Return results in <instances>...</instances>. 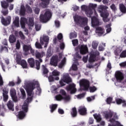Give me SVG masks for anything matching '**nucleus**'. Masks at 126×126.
I'll use <instances>...</instances> for the list:
<instances>
[{
	"label": "nucleus",
	"mask_w": 126,
	"mask_h": 126,
	"mask_svg": "<svg viewBox=\"0 0 126 126\" xmlns=\"http://www.w3.org/2000/svg\"><path fill=\"white\" fill-rule=\"evenodd\" d=\"M80 85L82 87H83V90L85 91H87L88 89L90 90L91 93H93L97 90V88L95 86L89 87L90 86V83L89 81L85 79L81 80L80 81Z\"/></svg>",
	"instance_id": "f257e3e1"
},
{
	"label": "nucleus",
	"mask_w": 126,
	"mask_h": 126,
	"mask_svg": "<svg viewBox=\"0 0 126 126\" xmlns=\"http://www.w3.org/2000/svg\"><path fill=\"white\" fill-rule=\"evenodd\" d=\"M36 87H40V85L38 82H32L26 85V90L28 96H32L33 95V94H34L33 91L36 88Z\"/></svg>",
	"instance_id": "f03ea898"
},
{
	"label": "nucleus",
	"mask_w": 126,
	"mask_h": 126,
	"mask_svg": "<svg viewBox=\"0 0 126 126\" xmlns=\"http://www.w3.org/2000/svg\"><path fill=\"white\" fill-rule=\"evenodd\" d=\"M45 12L44 14H41L40 15V21L43 23L48 22L52 17V12L49 9H46L44 10Z\"/></svg>",
	"instance_id": "7ed1b4c3"
},
{
	"label": "nucleus",
	"mask_w": 126,
	"mask_h": 126,
	"mask_svg": "<svg viewBox=\"0 0 126 126\" xmlns=\"http://www.w3.org/2000/svg\"><path fill=\"white\" fill-rule=\"evenodd\" d=\"M74 20L76 25H78L79 26H82L83 25H85V24L87 23V21H88L87 18H85L84 17L78 15L74 17Z\"/></svg>",
	"instance_id": "20e7f679"
},
{
	"label": "nucleus",
	"mask_w": 126,
	"mask_h": 126,
	"mask_svg": "<svg viewBox=\"0 0 126 126\" xmlns=\"http://www.w3.org/2000/svg\"><path fill=\"white\" fill-rule=\"evenodd\" d=\"M28 63L31 67H35L37 70L40 69L41 63L38 60H34V58H30L28 60Z\"/></svg>",
	"instance_id": "39448f33"
},
{
	"label": "nucleus",
	"mask_w": 126,
	"mask_h": 126,
	"mask_svg": "<svg viewBox=\"0 0 126 126\" xmlns=\"http://www.w3.org/2000/svg\"><path fill=\"white\" fill-rule=\"evenodd\" d=\"M82 10L85 11V13L88 17H92L93 14V11L92 9H90L88 7L85 5H83L81 6Z\"/></svg>",
	"instance_id": "423d86ee"
},
{
	"label": "nucleus",
	"mask_w": 126,
	"mask_h": 126,
	"mask_svg": "<svg viewBox=\"0 0 126 126\" xmlns=\"http://www.w3.org/2000/svg\"><path fill=\"white\" fill-rule=\"evenodd\" d=\"M59 62H60L59 56L58 55H54L51 58L50 64L53 66H57Z\"/></svg>",
	"instance_id": "0eeeda50"
},
{
	"label": "nucleus",
	"mask_w": 126,
	"mask_h": 126,
	"mask_svg": "<svg viewBox=\"0 0 126 126\" xmlns=\"http://www.w3.org/2000/svg\"><path fill=\"white\" fill-rule=\"evenodd\" d=\"M66 89L67 91H70V94H74L76 93V88H75V84H71L66 86Z\"/></svg>",
	"instance_id": "6e6552de"
},
{
	"label": "nucleus",
	"mask_w": 126,
	"mask_h": 126,
	"mask_svg": "<svg viewBox=\"0 0 126 126\" xmlns=\"http://www.w3.org/2000/svg\"><path fill=\"white\" fill-rule=\"evenodd\" d=\"M35 58L36 59H37V60H39V62L40 63H43V60H42V58L45 56V53L44 52H39L38 51H36L35 53Z\"/></svg>",
	"instance_id": "1a4fd4ad"
},
{
	"label": "nucleus",
	"mask_w": 126,
	"mask_h": 126,
	"mask_svg": "<svg viewBox=\"0 0 126 126\" xmlns=\"http://www.w3.org/2000/svg\"><path fill=\"white\" fill-rule=\"evenodd\" d=\"M11 21V17L9 16L6 18V20L4 18V17H2L1 19V22L3 25L5 26H7V25H9L10 24V22Z\"/></svg>",
	"instance_id": "9d476101"
},
{
	"label": "nucleus",
	"mask_w": 126,
	"mask_h": 126,
	"mask_svg": "<svg viewBox=\"0 0 126 126\" xmlns=\"http://www.w3.org/2000/svg\"><path fill=\"white\" fill-rule=\"evenodd\" d=\"M115 77L117 81H122L124 78V74L121 71H117L115 73Z\"/></svg>",
	"instance_id": "9b49d317"
},
{
	"label": "nucleus",
	"mask_w": 126,
	"mask_h": 126,
	"mask_svg": "<svg viewBox=\"0 0 126 126\" xmlns=\"http://www.w3.org/2000/svg\"><path fill=\"white\" fill-rule=\"evenodd\" d=\"M92 21V26L93 27H95V26H99L100 22H99V19L97 17L94 16L91 18Z\"/></svg>",
	"instance_id": "f8f14e48"
},
{
	"label": "nucleus",
	"mask_w": 126,
	"mask_h": 126,
	"mask_svg": "<svg viewBox=\"0 0 126 126\" xmlns=\"http://www.w3.org/2000/svg\"><path fill=\"white\" fill-rule=\"evenodd\" d=\"M113 115H114V112L112 111H104L103 112V116L106 120L111 119L113 117Z\"/></svg>",
	"instance_id": "ddd939ff"
},
{
	"label": "nucleus",
	"mask_w": 126,
	"mask_h": 126,
	"mask_svg": "<svg viewBox=\"0 0 126 126\" xmlns=\"http://www.w3.org/2000/svg\"><path fill=\"white\" fill-rule=\"evenodd\" d=\"M81 55H85L88 53V47L86 45H82L80 48Z\"/></svg>",
	"instance_id": "4468645a"
},
{
	"label": "nucleus",
	"mask_w": 126,
	"mask_h": 126,
	"mask_svg": "<svg viewBox=\"0 0 126 126\" xmlns=\"http://www.w3.org/2000/svg\"><path fill=\"white\" fill-rule=\"evenodd\" d=\"M14 0H6L1 1V5L3 8L6 9L8 7V2H12Z\"/></svg>",
	"instance_id": "2eb2a0df"
},
{
	"label": "nucleus",
	"mask_w": 126,
	"mask_h": 126,
	"mask_svg": "<svg viewBox=\"0 0 126 126\" xmlns=\"http://www.w3.org/2000/svg\"><path fill=\"white\" fill-rule=\"evenodd\" d=\"M42 75L44 77H48V73H49V70L47 68V66L44 65H42Z\"/></svg>",
	"instance_id": "dca6fc26"
},
{
	"label": "nucleus",
	"mask_w": 126,
	"mask_h": 126,
	"mask_svg": "<svg viewBox=\"0 0 126 126\" xmlns=\"http://www.w3.org/2000/svg\"><path fill=\"white\" fill-rule=\"evenodd\" d=\"M96 32L98 36H102L105 33V29L101 27H98L96 28Z\"/></svg>",
	"instance_id": "f3484780"
},
{
	"label": "nucleus",
	"mask_w": 126,
	"mask_h": 126,
	"mask_svg": "<svg viewBox=\"0 0 126 126\" xmlns=\"http://www.w3.org/2000/svg\"><path fill=\"white\" fill-rule=\"evenodd\" d=\"M78 113L81 116H85L87 115V109L85 107H83L78 109Z\"/></svg>",
	"instance_id": "a211bd4d"
},
{
	"label": "nucleus",
	"mask_w": 126,
	"mask_h": 126,
	"mask_svg": "<svg viewBox=\"0 0 126 126\" xmlns=\"http://www.w3.org/2000/svg\"><path fill=\"white\" fill-rule=\"evenodd\" d=\"M27 22V19L25 17H21L20 19V23L21 28L22 29H25V23Z\"/></svg>",
	"instance_id": "6ab92c4d"
},
{
	"label": "nucleus",
	"mask_w": 126,
	"mask_h": 126,
	"mask_svg": "<svg viewBox=\"0 0 126 126\" xmlns=\"http://www.w3.org/2000/svg\"><path fill=\"white\" fill-rule=\"evenodd\" d=\"M7 106L9 110L10 111H14V104L13 103V102L11 100H9L8 101L7 103Z\"/></svg>",
	"instance_id": "aec40b11"
},
{
	"label": "nucleus",
	"mask_w": 126,
	"mask_h": 126,
	"mask_svg": "<svg viewBox=\"0 0 126 126\" xmlns=\"http://www.w3.org/2000/svg\"><path fill=\"white\" fill-rule=\"evenodd\" d=\"M31 49V45H24L23 46V51H24L25 56L28 55V52L30 51Z\"/></svg>",
	"instance_id": "412c9836"
},
{
	"label": "nucleus",
	"mask_w": 126,
	"mask_h": 126,
	"mask_svg": "<svg viewBox=\"0 0 126 126\" xmlns=\"http://www.w3.org/2000/svg\"><path fill=\"white\" fill-rule=\"evenodd\" d=\"M40 44L44 45V43H49V37L47 36H43L40 39Z\"/></svg>",
	"instance_id": "4be33fe9"
},
{
	"label": "nucleus",
	"mask_w": 126,
	"mask_h": 126,
	"mask_svg": "<svg viewBox=\"0 0 126 126\" xmlns=\"http://www.w3.org/2000/svg\"><path fill=\"white\" fill-rule=\"evenodd\" d=\"M97 57V55L92 54L90 56V58L89 59V63H94V62L96 61V58Z\"/></svg>",
	"instance_id": "5701e85b"
},
{
	"label": "nucleus",
	"mask_w": 126,
	"mask_h": 126,
	"mask_svg": "<svg viewBox=\"0 0 126 126\" xmlns=\"http://www.w3.org/2000/svg\"><path fill=\"white\" fill-rule=\"evenodd\" d=\"M13 24L15 27H20L19 26V17L18 16H16L15 18V20L13 21Z\"/></svg>",
	"instance_id": "b1692460"
},
{
	"label": "nucleus",
	"mask_w": 126,
	"mask_h": 126,
	"mask_svg": "<svg viewBox=\"0 0 126 126\" xmlns=\"http://www.w3.org/2000/svg\"><path fill=\"white\" fill-rule=\"evenodd\" d=\"M25 12H26L25 6H24V5H22L20 10V15H21V16H24V15H25Z\"/></svg>",
	"instance_id": "393cba45"
},
{
	"label": "nucleus",
	"mask_w": 126,
	"mask_h": 126,
	"mask_svg": "<svg viewBox=\"0 0 126 126\" xmlns=\"http://www.w3.org/2000/svg\"><path fill=\"white\" fill-rule=\"evenodd\" d=\"M9 42L11 44H13L16 42V37H15V35L13 34L10 35L9 37Z\"/></svg>",
	"instance_id": "a878e982"
},
{
	"label": "nucleus",
	"mask_w": 126,
	"mask_h": 126,
	"mask_svg": "<svg viewBox=\"0 0 126 126\" xmlns=\"http://www.w3.org/2000/svg\"><path fill=\"white\" fill-rule=\"evenodd\" d=\"M63 82H65V83H67V84L70 83L71 82V78L68 76H63Z\"/></svg>",
	"instance_id": "bb28decb"
},
{
	"label": "nucleus",
	"mask_w": 126,
	"mask_h": 126,
	"mask_svg": "<svg viewBox=\"0 0 126 126\" xmlns=\"http://www.w3.org/2000/svg\"><path fill=\"white\" fill-rule=\"evenodd\" d=\"M70 114L72 118H75V117L77 116V110H76V107H73L72 108Z\"/></svg>",
	"instance_id": "cd10ccee"
},
{
	"label": "nucleus",
	"mask_w": 126,
	"mask_h": 126,
	"mask_svg": "<svg viewBox=\"0 0 126 126\" xmlns=\"http://www.w3.org/2000/svg\"><path fill=\"white\" fill-rule=\"evenodd\" d=\"M93 116L97 123H100L102 121V117L100 114H95L93 115Z\"/></svg>",
	"instance_id": "c85d7f7f"
},
{
	"label": "nucleus",
	"mask_w": 126,
	"mask_h": 126,
	"mask_svg": "<svg viewBox=\"0 0 126 126\" xmlns=\"http://www.w3.org/2000/svg\"><path fill=\"white\" fill-rule=\"evenodd\" d=\"M22 110L24 113L28 112V103L25 102L22 106Z\"/></svg>",
	"instance_id": "c756f323"
},
{
	"label": "nucleus",
	"mask_w": 126,
	"mask_h": 126,
	"mask_svg": "<svg viewBox=\"0 0 126 126\" xmlns=\"http://www.w3.org/2000/svg\"><path fill=\"white\" fill-rule=\"evenodd\" d=\"M25 116H26L25 112H24L23 111H21L19 112L18 117L20 119V120H22V119H24Z\"/></svg>",
	"instance_id": "7c9ffc66"
},
{
	"label": "nucleus",
	"mask_w": 126,
	"mask_h": 126,
	"mask_svg": "<svg viewBox=\"0 0 126 126\" xmlns=\"http://www.w3.org/2000/svg\"><path fill=\"white\" fill-rule=\"evenodd\" d=\"M57 108H58V104H52L50 106V109L51 113H54L55 111L57 109Z\"/></svg>",
	"instance_id": "2f4dec72"
},
{
	"label": "nucleus",
	"mask_w": 126,
	"mask_h": 126,
	"mask_svg": "<svg viewBox=\"0 0 126 126\" xmlns=\"http://www.w3.org/2000/svg\"><path fill=\"white\" fill-rule=\"evenodd\" d=\"M119 7L121 12L125 13V12H126V8L125 5H124V4H120L119 5Z\"/></svg>",
	"instance_id": "473e14b6"
},
{
	"label": "nucleus",
	"mask_w": 126,
	"mask_h": 126,
	"mask_svg": "<svg viewBox=\"0 0 126 126\" xmlns=\"http://www.w3.org/2000/svg\"><path fill=\"white\" fill-rule=\"evenodd\" d=\"M49 82H53L54 80H59L60 78L59 77H56L55 78H54V76L50 75L48 77Z\"/></svg>",
	"instance_id": "72a5a7b5"
},
{
	"label": "nucleus",
	"mask_w": 126,
	"mask_h": 126,
	"mask_svg": "<svg viewBox=\"0 0 126 126\" xmlns=\"http://www.w3.org/2000/svg\"><path fill=\"white\" fill-rule=\"evenodd\" d=\"M111 26H112V25L111 24H108L106 25L105 28L106 29V33L108 34V33H110L111 31H112V28H111Z\"/></svg>",
	"instance_id": "f704fd0d"
},
{
	"label": "nucleus",
	"mask_w": 126,
	"mask_h": 126,
	"mask_svg": "<svg viewBox=\"0 0 126 126\" xmlns=\"http://www.w3.org/2000/svg\"><path fill=\"white\" fill-rule=\"evenodd\" d=\"M20 64L22 66L23 68H27V62L25 60H22Z\"/></svg>",
	"instance_id": "c9c22d12"
},
{
	"label": "nucleus",
	"mask_w": 126,
	"mask_h": 126,
	"mask_svg": "<svg viewBox=\"0 0 126 126\" xmlns=\"http://www.w3.org/2000/svg\"><path fill=\"white\" fill-rule=\"evenodd\" d=\"M100 13H101V15L102 17V18H106V17H108L109 16V13L104 11V12H102V11H99Z\"/></svg>",
	"instance_id": "e433bc0d"
},
{
	"label": "nucleus",
	"mask_w": 126,
	"mask_h": 126,
	"mask_svg": "<svg viewBox=\"0 0 126 126\" xmlns=\"http://www.w3.org/2000/svg\"><path fill=\"white\" fill-rule=\"evenodd\" d=\"M61 73L58 71V70H54L52 72V75L53 76H57V77H59Z\"/></svg>",
	"instance_id": "4c0bfd02"
},
{
	"label": "nucleus",
	"mask_w": 126,
	"mask_h": 126,
	"mask_svg": "<svg viewBox=\"0 0 126 126\" xmlns=\"http://www.w3.org/2000/svg\"><path fill=\"white\" fill-rule=\"evenodd\" d=\"M26 7L27 8V12H28V13H32V12H33L32 8H31V7H30V6H29V5L26 4Z\"/></svg>",
	"instance_id": "58836bf2"
},
{
	"label": "nucleus",
	"mask_w": 126,
	"mask_h": 126,
	"mask_svg": "<svg viewBox=\"0 0 126 126\" xmlns=\"http://www.w3.org/2000/svg\"><path fill=\"white\" fill-rule=\"evenodd\" d=\"M3 51H5L6 53H8V48L6 46L2 45L0 48V52H3Z\"/></svg>",
	"instance_id": "ea45409f"
},
{
	"label": "nucleus",
	"mask_w": 126,
	"mask_h": 126,
	"mask_svg": "<svg viewBox=\"0 0 126 126\" xmlns=\"http://www.w3.org/2000/svg\"><path fill=\"white\" fill-rule=\"evenodd\" d=\"M11 97L16 95V91L14 89H11L10 91Z\"/></svg>",
	"instance_id": "a19ab883"
},
{
	"label": "nucleus",
	"mask_w": 126,
	"mask_h": 126,
	"mask_svg": "<svg viewBox=\"0 0 126 126\" xmlns=\"http://www.w3.org/2000/svg\"><path fill=\"white\" fill-rule=\"evenodd\" d=\"M20 92L22 94V99H25L26 98V93L25 91L23 89H20Z\"/></svg>",
	"instance_id": "79ce46f5"
},
{
	"label": "nucleus",
	"mask_w": 126,
	"mask_h": 126,
	"mask_svg": "<svg viewBox=\"0 0 126 126\" xmlns=\"http://www.w3.org/2000/svg\"><path fill=\"white\" fill-rule=\"evenodd\" d=\"M50 3H47L45 2H42L40 3V6L42 7V8H47L48 7V4Z\"/></svg>",
	"instance_id": "37998d69"
},
{
	"label": "nucleus",
	"mask_w": 126,
	"mask_h": 126,
	"mask_svg": "<svg viewBox=\"0 0 126 126\" xmlns=\"http://www.w3.org/2000/svg\"><path fill=\"white\" fill-rule=\"evenodd\" d=\"M57 101H62V100L63 99V96L62 95V94H58L55 97Z\"/></svg>",
	"instance_id": "c03bdc74"
},
{
	"label": "nucleus",
	"mask_w": 126,
	"mask_h": 126,
	"mask_svg": "<svg viewBox=\"0 0 126 126\" xmlns=\"http://www.w3.org/2000/svg\"><path fill=\"white\" fill-rule=\"evenodd\" d=\"M96 7H97V4L90 3L89 5L88 8H90V9H95Z\"/></svg>",
	"instance_id": "a18cd8bd"
},
{
	"label": "nucleus",
	"mask_w": 126,
	"mask_h": 126,
	"mask_svg": "<svg viewBox=\"0 0 126 126\" xmlns=\"http://www.w3.org/2000/svg\"><path fill=\"white\" fill-rule=\"evenodd\" d=\"M22 62L21 57L20 56H17L16 58V62L18 64H20Z\"/></svg>",
	"instance_id": "49530a36"
},
{
	"label": "nucleus",
	"mask_w": 126,
	"mask_h": 126,
	"mask_svg": "<svg viewBox=\"0 0 126 126\" xmlns=\"http://www.w3.org/2000/svg\"><path fill=\"white\" fill-rule=\"evenodd\" d=\"M33 96H34V94H32L31 96H28L27 98V101L28 103H31V101L33 100Z\"/></svg>",
	"instance_id": "de8ad7c7"
},
{
	"label": "nucleus",
	"mask_w": 126,
	"mask_h": 126,
	"mask_svg": "<svg viewBox=\"0 0 126 126\" xmlns=\"http://www.w3.org/2000/svg\"><path fill=\"white\" fill-rule=\"evenodd\" d=\"M106 10V6H103V5H100L98 9V11L100 13V11H102V12H104Z\"/></svg>",
	"instance_id": "09e8293b"
},
{
	"label": "nucleus",
	"mask_w": 126,
	"mask_h": 126,
	"mask_svg": "<svg viewBox=\"0 0 126 126\" xmlns=\"http://www.w3.org/2000/svg\"><path fill=\"white\" fill-rule=\"evenodd\" d=\"M123 101H124V100L121 98H117L116 99V102L117 105H121V104L123 103Z\"/></svg>",
	"instance_id": "8fccbe9b"
},
{
	"label": "nucleus",
	"mask_w": 126,
	"mask_h": 126,
	"mask_svg": "<svg viewBox=\"0 0 126 126\" xmlns=\"http://www.w3.org/2000/svg\"><path fill=\"white\" fill-rule=\"evenodd\" d=\"M19 36H20L22 40H25V35L23 34V32H22L20 31L19 32Z\"/></svg>",
	"instance_id": "3c124183"
},
{
	"label": "nucleus",
	"mask_w": 126,
	"mask_h": 126,
	"mask_svg": "<svg viewBox=\"0 0 126 126\" xmlns=\"http://www.w3.org/2000/svg\"><path fill=\"white\" fill-rule=\"evenodd\" d=\"M20 41H19V40H18L16 44V48L17 49V50H19V49H20Z\"/></svg>",
	"instance_id": "603ef678"
},
{
	"label": "nucleus",
	"mask_w": 126,
	"mask_h": 126,
	"mask_svg": "<svg viewBox=\"0 0 126 126\" xmlns=\"http://www.w3.org/2000/svg\"><path fill=\"white\" fill-rule=\"evenodd\" d=\"M110 8L113 10V11H114V12H116V11H117V7H116V5H115V4H112L111 6H110Z\"/></svg>",
	"instance_id": "864d4df0"
},
{
	"label": "nucleus",
	"mask_w": 126,
	"mask_h": 126,
	"mask_svg": "<svg viewBox=\"0 0 126 126\" xmlns=\"http://www.w3.org/2000/svg\"><path fill=\"white\" fill-rule=\"evenodd\" d=\"M88 124L90 126V125H93V124H94V119H93L92 117L90 118L89 119Z\"/></svg>",
	"instance_id": "5fc2aeb1"
},
{
	"label": "nucleus",
	"mask_w": 126,
	"mask_h": 126,
	"mask_svg": "<svg viewBox=\"0 0 126 126\" xmlns=\"http://www.w3.org/2000/svg\"><path fill=\"white\" fill-rule=\"evenodd\" d=\"M64 63H65V61L64 60H63L61 63L59 64V68H63V66L64 65Z\"/></svg>",
	"instance_id": "6e6d98bb"
},
{
	"label": "nucleus",
	"mask_w": 126,
	"mask_h": 126,
	"mask_svg": "<svg viewBox=\"0 0 126 126\" xmlns=\"http://www.w3.org/2000/svg\"><path fill=\"white\" fill-rule=\"evenodd\" d=\"M35 45L36 48H37V49H42V44L40 43L36 42Z\"/></svg>",
	"instance_id": "4d7b16f0"
},
{
	"label": "nucleus",
	"mask_w": 126,
	"mask_h": 126,
	"mask_svg": "<svg viewBox=\"0 0 126 126\" xmlns=\"http://www.w3.org/2000/svg\"><path fill=\"white\" fill-rule=\"evenodd\" d=\"M126 50H124L120 54V58H126Z\"/></svg>",
	"instance_id": "13d9d810"
},
{
	"label": "nucleus",
	"mask_w": 126,
	"mask_h": 126,
	"mask_svg": "<svg viewBox=\"0 0 126 126\" xmlns=\"http://www.w3.org/2000/svg\"><path fill=\"white\" fill-rule=\"evenodd\" d=\"M112 101H113V98L111 97H109L106 99L107 104H110L112 103Z\"/></svg>",
	"instance_id": "bf43d9fd"
},
{
	"label": "nucleus",
	"mask_w": 126,
	"mask_h": 126,
	"mask_svg": "<svg viewBox=\"0 0 126 126\" xmlns=\"http://www.w3.org/2000/svg\"><path fill=\"white\" fill-rule=\"evenodd\" d=\"M72 43L73 46H77V45H78V40L74 39L72 41Z\"/></svg>",
	"instance_id": "052dcab7"
},
{
	"label": "nucleus",
	"mask_w": 126,
	"mask_h": 126,
	"mask_svg": "<svg viewBox=\"0 0 126 126\" xmlns=\"http://www.w3.org/2000/svg\"><path fill=\"white\" fill-rule=\"evenodd\" d=\"M97 47H98V43H96L95 42H93L92 43V47L94 50L97 49Z\"/></svg>",
	"instance_id": "680f3d73"
},
{
	"label": "nucleus",
	"mask_w": 126,
	"mask_h": 126,
	"mask_svg": "<svg viewBox=\"0 0 126 126\" xmlns=\"http://www.w3.org/2000/svg\"><path fill=\"white\" fill-rule=\"evenodd\" d=\"M3 99L4 102H6L8 99V95L7 94H3Z\"/></svg>",
	"instance_id": "e2e57ef3"
},
{
	"label": "nucleus",
	"mask_w": 126,
	"mask_h": 126,
	"mask_svg": "<svg viewBox=\"0 0 126 126\" xmlns=\"http://www.w3.org/2000/svg\"><path fill=\"white\" fill-rule=\"evenodd\" d=\"M11 98L14 102H18V99L17 98V96L14 95L13 96H11Z\"/></svg>",
	"instance_id": "0e129e2a"
},
{
	"label": "nucleus",
	"mask_w": 126,
	"mask_h": 126,
	"mask_svg": "<svg viewBox=\"0 0 126 126\" xmlns=\"http://www.w3.org/2000/svg\"><path fill=\"white\" fill-rule=\"evenodd\" d=\"M2 94L3 95V94H8V90L6 89V88H4L3 90H2Z\"/></svg>",
	"instance_id": "69168bd1"
},
{
	"label": "nucleus",
	"mask_w": 126,
	"mask_h": 126,
	"mask_svg": "<svg viewBox=\"0 0 126 126\" xmlns=\"http://www.w3.org/2000/svg\"><path fill=\"white\" fill-rule=\"evenodd\" d=\"M60 94H61L63 96H66V92L64 90H61Z\"/></svg>",
	"instance_id": "338daca9"
},
{
	"label": "nucleus",
	"mask_w": 126,
	"mask_h": 126,
	"mask_svg": "<svg viewBox=\"0 0 126 126\" xmlns=\"http://www.w3.org/2000/svg\"><path fill=\"white\" fill-rule=\"evenodd\" d=\"M34 12L35 14H39L40 13V9L39 8H35L34 10Z\"/></svg>",
	"instance_id": "774afa93"
}]
</instances>
